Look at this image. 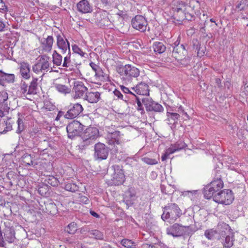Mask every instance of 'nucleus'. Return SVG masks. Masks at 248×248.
Masks as SVG:
<instances>
[{"label":"nucleus","instance_id":"nucleus-1","mask_svg":"<svg viewBox=\"0 0 248 248\" xmlns=\"http://www.w3.org/2000/svg\"><path fill=\"white\" fill-rule=\"evenodd\" d=\"M167 233L173 237L183 236L184 238L191 236L195 232L192 226H183L179 223H174L167 228Z\"/></svg>","mask_w":248,"mask_h":248},{"label":"nucleus","instance_id":"nucleus-2","mask_svg":"<svg viewBox=\"0 0 248 248\" xmlns=\"http://www.w3.org/2000/svg\"><path fill=\"white\" fill-rule=\"evenodd\" d=\"M113 171L111 178L106 181L109 186H118L123 185L125 181V176L124 173V170L122 165L117 164L113 165L110 168Z\"/></svg>","mask_w":248,"mask_h":248},{"label":"nucleus","instance_id":"nucleus-3","mask_svg":"<svg viewBox=\"0 0 248 248\" xmlns=\"http://www.w3.org/2000/svg\"><path fill=\"white\" fill-rule=\"evenodd\" d=\"M99 136V130L95 127L90 126L87 128L81 134L82 141L78 145L79 149L85 150L92 144L93 141Z\"/></svg>","mask_w":248,"mask_h":248},{"label":"nucleus","instance_id":"nucleus-4","mask_svg":"<svg viewBox=\"0 0 248 248\" xmlns=\"http://www.w3.org/2000/svg\"><path fill=\"white\" fill-rule=\"evenodd\" d=\"M182 215V210L176 203H169L163 207L161 218L164 221L170 219L174 222Z\"/></svg>","mask_w":248,"mask_h":248},{"label":"nucleus","instance_id":"nucleus-5","mask_svg":"<svg viewBox=\"0 0 248 248\" xmlns=\"http://www.w3.org/2000/svg\"><path fill=\"white\" fill-rule=\"evenodd\" d=\"M116 71L121 76H124L123 78L130 80L132 78H137L140 75V70L138 68L131 64H118L116 66Z\"/></svg>","mask_w":248,"mask_h":248},{"label":"nucleus","instance_id":"nucleus-6","mask_svg":"<svg viewBox=\"0 0 248 248\" xmlns=\"http://www.w3.org/2000/svg\"><path fill=\"white\" fill-rule=\"evenodd\" d=\"M111 149L105 144L98 142L94 145L93 157L95 161L100 162L106 160Z\"/></svg>","mask_w":248,"mask_h":248},{"label":"nucleus","instance_id":"nucleus-7","mask_svg":"<svg viewBox=\"0 0 248 248\" xmlns=\"http://www.w3.org/2000/svg\"><path fill=\"white\" fill-rule=\"evenodd\" d=\"M85 126L79 121L73 120L66 126L68 138L74 139L76 137H81Z\"/></svg>","mask_w":248,"mask_h":248},{"label":"nucleus","instance_id":"nucleus-8","mask_svg":"<svg viewBox=\"0 0 248 248\" xmlns=\"http://www.w3.org/2000/svg\"><path fill=\"white\" fill-rule=\"evenodd\" d=\"M234 200L232 190L226 189L218 192L214 197V201L218 203L230 205Z\"/></svg>","mask_w":248,"mask_h":248},{"label":"nucleus","instance_id":"nucleus-9","mask_svg":"<svg viewBox=\"0 0 248 248\" xmlns=\"http://www.w3.org/2000/svg\"><path fill=\"white\" fill-rule=\"evenodd\" d=\"M40 209L51 215L58 213V207L52 199H46L39 202Z\"/></svg>","mask_w":248,"mask_h":248},{"label":"nucleus","instance_id":"nucleus-10","mask_svg":"<svg viewBox=\"0 0 248 248\" xmlns=\"http://www.w3.org/2000/svg\"><path fill=\"white\" fill-rule=\"evenodd\" d=\"M131 24L134 29L143 32L146 30L148 23L145 17L137 15L131 19Z\"/></svg>","mask_w":248,"mask_h":248},{"label":"nucleus","instance_id":"nucleus-11","mask_svg":"<svg viewBox=\"0 0 248 248\" xmlns=\"http://www.w3.org/2000/svg\"><path fill=\"white\" fill-rule=\"evenodd\" d=\"M142 103L148 112H162L164 110V108L161 105L153 100L149 96L147 97V99H142Z\"/></svg>","mask_w":248,"mask_h":248},{"label":"nucleus","instance_id":"nucleus-12","mask_svg":"<svg viewBox=\"0 0 248 248\" xmlns=\"http://www.w3.org/2000/svg\"><path fill=\"white\" fill-rule=\"evenodd\" d=\"M67 111L64 117L67 119H73L78 116L83 110V108L80 104H70L67 107Z\"/></svg>","mask_w":248,"mask_h":248},{"label":"nucleus","instance_id":"nucleus-13","mask_svg":"<svg viewBox=\"0 0 248 248\" xmlns=\"http://www.w3.org/2000/svg\"><path fill=\"white\" fill-rule=\"evenodd\" d=\"M217 239L219 240L224 239L227 235H232V237H234V232L230 226L227 223L222 222L219 223L217 229Z\"/></svg>","mask_w":248,"mask_h":248},{"label":"nucleus","instance_id":"nucleus-14","mask_svg":"<svg viewBox=\"0 0 248 248\" xmlns=\"http://www.w3.org/2000/svg\"><path fill=\"white\" fill-rule=\"evenodd\" d=\"M21 180H23L21 176L15 171H11L7 173L5 183L8 188H11L12 186H20Z\"/></svg>","mask_w":248,"mask_h":248},{"label":"nucleus","instance_id":"nucleus-15","mask_svg":"<svg viewBox=\"0 0 248 248\" xmlns=\"http://www.w3.org/2000/svg\"><path fill=\"white\" fill-rule=\"evenodd\" d=\"M3 233H4V236L5 238L6 245L7 244H16L17 239L16 237V232L15 228L13 226H5L2 230Z\"/></svg>","mask_w":248,"mask_h":248},{"label":"nucleus","instance_id":"nucleus-16","mask_svg":"<svg viewBox=\"0 0 248 248\" xmlns=\"http://www.w3.org/2000/svg\"><path fill=\"white\" fill-rule=\"evenodd\" d=\"M137 199V192L134 187H129L127 190L125 192V196L124 197V202L128 207L131 206L134 201Z\"/></svg>","mask_w":248,"mask_h":248},{"label":"nucleus","instance_id":"nucleus-17","mask_svg":"<svg viewBox=\"0 0 248 248\" xmlns=\"http://www.w3.org/2000/svg\"><path fill=\"white\" fill-rule=\"evenodd\" d=\"M95 23L99 28H105L110 25L111 22L105 13H98L95 15Z\"/></svg>","mask_w":248,"mask_h":248},{"label":"nucleus","instance_id":"nucleus-18","mask_svg":"<svg viewBox=\"0 0 248 248\" xmlns=\"http://www.w3.org/2000/svg\"><path fill=\"white\" fill-rule=\"evenodd\" d=\"M73 90L75 92L74 98H78L82 97L84 93L88 91V88L82 81H76L74 82Z\"/></svg>","mask_w":248,"mask_h":248},{"label":"nucleus","instance_id":"nucleus-19","mask_svg":"<svg viewBox=\"0 0 248 248\" xmlns=\"http://www.w3.org/2000/svg\"><path fill=\"white\" fill-rule=\"evenodd\" d=\"M131 89L134 90L137 94L140 95L141 96H146L147 97H149V96L150 89L149 85L144 82H141Z\"/></svg>","mask_w":248,"mask_h":248},{"label":"nucleus","instance_id":"nucleus-20","mask_svg":"<svg viewBox=\"0 0 248 248\" xmlns=\"http://www.w3.org/2000/svg\"><path fill=\"white\" fill-rule=\"evenodd\" d=\"M183 5L184 8L177 7L172 8V10L173 11V15L171 17L172 19L181 22L185 19L186 8L184 4Z\"/></svg>","mask_w":248,"mask_h":248},{"label":"nucleus","instance_id":"nucleus-21","mask_svg":"<svg viewBox=\"0 0 248 248\" xmlns=\"http://www.w3.org/2000/svg\"><path fill=\"white\" fill-rule=\"evenodd\" d=\"M38 193L42 196L48 197L51 195V187L45 182L39 183L37 186Z\"/></svg>","mask_w":248,"mask_h":248},{"label":"nucleus","instance_id":"nucleus-22","mask_svg":"<svg viewBox=\"0 0 248 248\" xmlns=\"http://www.w3.org/2000/svg\"><path fill=\"white\" fill-rule=\"evenodd\" d=\"M77 8L78 12L83 14L91 13L93 11L92 7L88 0H80L77 4Z\"/></svg>","mask_w":248,"mask_h":248},{"label":"nucleus","instance_id":"nucleus-23","mask_svg":"<svg viewBox=\"0 0 248 248\" xmlns=\"http://www.w3.org/2000/svg\"><path fill=\"white\" fill-rule=\"evenodd\" d=\"M15 75L13 74H8L0 70V85L5 86L6 82L13 83L15 81Z\"/></svg>","mask_w":248,"mask_h":248},{"label":"nucleus","instance_id":"nucleus-24","mask_svg":"<svg viewBox=\"0 0 248 248\" xmlns=\"http://www.w3.org/2000/svg\"><path fill=\"white\" fill-rule=\"evenodd\" d=\"M209 184L212 187H214L216 193L220 191L221 189L223 188L224 186L223 182L222 180L220 175L218 176L216 175V177L214 178V180Z\"/></svg>","mask_w":248,"mask_h":248},{"label":"nucleus","instance_id":"nucleus-25","mask_svg":"<svg viewBox=\"0 0 248 248\" xmlns=\"http://www.w3.org/2000/svg\"><path fill=\"white\" fill-rule=\"evenodd\" d=\"M100 99V93L98 92H86L84 97V99L87 100L90 103H97Z\"/></svg>","mask_w":248,"mask_h":248},{"label":"nucleus","instance_id":"nucleus-26","mask_svg":"<svg viewBox=\"0 0 248 248\" xmlns=\"http://www.w3.org/2000/svg\"><path fill=\"white\" fill-rule=\"evenodd\" d=\"M20 72L22 77L25 79H29L30 78V66L29 64L25 62L20 63Z\"/></svg>","mask_w":248,"mask_h":248},{"label":"nucleus","instance_id":"nucleus-27","mask_svg":"<svg viewBox=\"0 0 248 248\" xmlns=\"http://www.w3.org/2000/svg\"><path fill=\"white\" fill-rule=\"evenodd\" d=\"M110 140H108V144L110 145L120 144L121 141L120 140V132L119 131H115L110 133L109 134Z\"/></svg>","mask_w":248,"mask_h":248},{"label":"nucleus","instance_id":"nucleus-28","mask_svg":"<svg viewBox=\"0 0 248 248\" xmlns=\"http://www.w3.org/2000/svg\"><path fill=\"white\" fill-rule=\"evenodd\" d=\"M203 193L205 199H210L212 198L214 200V197L217 193L215 192L214 187H212L209 184H208L203 188Z\"/></svg>","mask_w":248,"mask_h":248},{"label":"nucleus","instance_id":"nucleus-29","mask_svg":"<svg viewBox=\"0 0 248 248\" xmlns=\"http://www.w3.org/2000/svg\"><path fill=\"white\" fill-rule=\"evenodd\" d=\"M35 155L28 153L24 154L21 157V160L26 166H31L33 165Z\"/></svg>","mask_w":248,"mask_h":248},{"label":"nucleus","instance_id":"nucleus-30","mask_svg":"<svg viewBox=\"0 0 248 248\" xmlns=\"http://www.w3.org/2000/svg\"><path fill=\"white\" fill-rule=\"evenodd\" d=\"M54 39L52 36H48L44 42H41V44L43 46V49L45 51L50 52L52 47Z\"/></svg>","mask_w":248,"mask_h":248},{"label":"nucleus","instance_id":"nucleus-31","mask_svg":"<svg viewBox=\"0 0 248 248\" xmlns=\"http://www.w3.org/2000/svg\"><path fill=\"white\" fill-rule=\"evenodd\" d=\"M168 121L170 124H173L176 126L178 124V121L180 118V114L175 112H167Z\"/></svg>","mask_w":248,"mask_h":248},{"label":"nucleus","instance_id":"nucleus-32","mask_svg":"<svg viewBox=\"0 0 248 248\" xmlns=\"http://www.w3.org/2000/svg\"><path fill=\"white\" fill-rule=\"evenodd\" d=\"M62 187L64 188L66 191L75 192L78 190V186L75 184L72 181H68L63 184Z\"/></svg>","mask_w":248,"mask_h":248},{"label":"nucleus","instance_id":"nucleus-33","mask_svg":"<svg viewBox=\"0 0 248 248\" xmlns=\"http://www.w3.org/2000/svg\"><path fill=\"white\" fill-rule=\"evenodd\" d=\"M38 78H33L32 80L31 81L30 85L29 86L28 90V94H36V90L38 86Z\"/></svg>","mask_w":248,"mask_h":248},{"label":"nucleus","instance_id":"nucleus-34","mask_svg":"<svg viewBox=\"0 0 248 248\" xmlns=\"http://www.w3.org/2000/svg\"><path fill=\"white\" fill-rule=\"evenodd\" d=\"M153 48L156 53L162 54L166 50V47L163 43L155 42L153 45Z\"/></svg>","mask_w":248,"mask_h":248},{"label":"nucleus","instance_id":"nucleus-35","mask_svg":"<svg viewBox=\"0 0 248 248\" xmlns=\"http://www.w3.org/2000/svg\"><path fill=\"white\" fill-rule=\"evenodd\" d=\"M224 239L219 240L224 247L230 248L233 245V237H232V235H227L224 237Z\"/></svg>","mask_w":248,"mask_h":248},{"label":"nucleus","instance_id":"nucleus-36","mask_svg":"<svg viewBox=\"0 0 248 248\" xmlns=\"http://www.w3.org/2000/svg\"><path fill=\"white\" fill-rule=\"evenodd\" d=\"M40 58V60H41V68L42 71L43 70H46L47 68H48L49 66V63L48 62V61L50 59V57L46 55H40L38 59Z\"/></svg>","mask_w":248,"mask_h":248},{"label":"nucleus","instance_id":"nucleus-37","mask_svg":"<svg viewBox=\"0 0 248 248\" xmlns=\"http://www.w3.org/2000/svg\"><path fill=\"white\" fill-rule=\"evenodd\" d=\"M248 7V0H240L238 1L234 9L235 12H239L245 11Z\"/></svg>","mask_w":248,"mask_h":248},{"label":"nucleus","instance_id":"nucleus-38","mask_svg":"<svg viewBox=\"0 0 248 248\" xmlns=\"http://www.w3.org/2000/svg\"><path fill=\"white\" fill-rule=\"evenodd\" d=\"M44 182L48 185H49L53 187L57 186L60 184L58 179L52 175L47 176L45 179Z\"/></svg>","mask_w":248,"mask_h":248},{"label":"nucleus","instance_id":"nucleus-39","mask_svg":"<svg viewBox=\"0 0 248 248\" xmlns=\"http://www.w3.org/2000/svg\"><path fill=\"white\" fill-rule=\"evenodd\" d=\"M136 99V102L137 104L138 108L137 110L138 111H140V113L141 114H143L145 113V110L144 108L143 107V104L142 103V99H147V97L141 96L139 97L137 95H135Z\"/></svg>","mask_w":248,"mask_h":248},{"label":"nucleus","instance_id":"nucleus-40","mask_svg":"<svg viewBox=\"0 0 248 248\" xmlns=\"http://www.w3.org/2000/svg\"><path fill=\"white\" fill-rule=\"evenodd\" d=\"M88 233L91 235V237H93L97 240H103L104 238V234L102 232L98 230H91L88 231Z\"/></svg>","mask_w":248,"mask_h":248},{"label":"nucleus","instance_id":"nucleus-41","mask_svg":"<svg viewBox=\"0 0 248 248\" xmlns=\"http://www.w3.org/2000/svg\"><path fill=\"white\" fill-rule=\"evenodd\" d=\"M121 244L126 248H136L137 244L131 240L123 239L121 241Z\"/></svg>","mask_w":248,"mask_h":248},{"label":"nucleus","instance_id":"nucleus-42","mask_svg":"<svg viewBox=\"0 0 248 248\" xmlns=\"http://www.w3.org/2000/svg\"><path fill=\"white\" fill-rule=\"evenodd\" d=\"M68 43H70L67 39L64 40L63 37L60 34H58L57 35V45L59 48H61V47H65Z\"/></svg>","mask_w":248,"mask_h":248},{"label":"nucleus","instance_id":"nucleus-43","mask_svg":"<svg viewBox=\"0 0 248 248\" xmlns=\"http://www.w3.org/2000/svg\"><path fill=\"white\" fill-rule=\"evenodd\" d=\"M160 189L161 192L166 195H171L173 193L174 189L171 185L165 186L164 185H161Z\"/></svg>","mask_w":248,"mask_h":248},{"label":"nucleus","instance_id":"nucleus-44","mask_svg":"<svg viewBox=\"0 0 248 248\" xmlns=\"http://www.w3.org/2000/svg\"><path fill=\"white\" fill-rule=\"evenodd\" d=\"M217 230H214L213 229L207 230L205 231L204 235L206 238L209 240L214 239H217Z\"/></svg>","mask_w":248,"mask_h":248},{"label":"nucleus","instance_id":"nucleus-45","mask_svg":"<svg viewBox=\"0 0 248 248\" xmlns=\"http://www.w3.org/2000/svg\"><path fill=\"white\" fill-rule=\"evenodd\" d=\"M124 160L126 165L132 168L137 167L138 164L137 160L134 157H127Z\"/></svg>","mask_w":248,"mask_h":248},{"label":"nucleus","instance_id":"nucleus-46","mask_svg":"<svg viewBox=\"0 0 248 248\" xmlns=\"http://www.w3.org/2000/svg\"><path fill=\"white\" fill-rule=\"evenodd\" d=\"M55 87L58 92L64 94L69 93L71 92L70 89L64 85L58 84Z\"/></svg>","mask_w":248,"mask_h":248},{"label":"nucleus","instance_id":"nucleus-47","mask_svg":"<svg viewBox=\"0 0 248 248\" xmlns=\"http://www.w3.org/2000/svg\"><path fill=\"white\" fill-rule=\"evenodd\" d=\"M67 232L71 234H75L78 230L77 224L75 222H72L67 226Z\"/></svg>","mask_w":248,"mask_h":248},{"label":"nucleus","instance_id":"nucleus-48","mask_svg":"<svg viewBox=\"0 0 248 248\" xmlns=\"http://www.w3.org/2000/svg\"><path fill=\"white\" fill-rule=\"evenodd\" d=\"M38 214L37 211L34 209H29L26 213V216L29 218L36 220V215Z\"/></svg>","mask_w":248,"mask_h":248},{"label":"nucleus","instance_id":"nucleus-49","mask_svg":"<svg viewBox=\"0 0 248 248\" xmlns=\"http://www.w3.org/2000/svg\"><path fill=\"white\" fill-rule=\"evenodd\" d=\"M72 50L74 53L79 54L82 57H86L85 55L87 56V54L83 52L81 49L79 48L77 45L74 44L72 46Z\"/></svg>","mask_w":248,"mask_h":248},{"label":"nucleus","instance_id":"nucleus-50","mask_svg":"<svg viewBox=\"0 0 248 248\" xmlns=\"http://www.w3.org/2000/svg\"><path fill=\"white\" fill-rule=\"evenodd\" d=\"M53 63L57 66H60L62 62V56L61 54H58L57 56H53Z\"/></svg>","mask_w":248,"mask_h":248},{"label":"nucleus","instance_id":"nucleus-51","mask_svg":"<svg viewBox=\"0 0 248 248\" xmlns=\"http://www.w3.org/2000/svg\"><path fill=\"white\" fill-rule=\"evenodd\" d=\"M141 160L146 164L151 165H155L158 163L156 159L150 158L148 157H142Z\"/></svg>","mask_w":248,"mask_h":248},{"label":"nucleus","instance_id":"nucleus-52","mask_svg":"<svg viewBox=\"0 0 248 248\" xmlns=\"http://www.w3.org/2000/svg\"><path fill=\"white\" fill-rule=\"evenodd\" d=\"M11 119V118H9L7 119V120L5 122L6 127L4 128L3 131L1 132L0 134H5L7 132L10 131L12 130V125L10 122H9Z\"/></svg>","mask_w":248,"mask_h":248},{"label":"nucleus","instance_id":"nucleus-53","mask_svg":"<svg viewBox=\"0 0 248 248\" xmlns=\"http://www.w3.org/2000/svg\"><path fill=\"white\" fill-rule=\"evenodd\" d=\"M17 123L18 124V127L16 130V133L17 134H20L24 129L23 122L21 118H19L17 121Z\"/></svg>","mask_w":248,"mask_h":248},{"label":"nucleus","instance_id":"nucleus-54","mask_svg":"<svg viewBox=\"0 0 248 248\" xmlns=\"http://www.w3.org/2000/svg\"><path fill=\"white\" fill-rule=\"evenodd\" d=\"M192 47L195 51H199L201 49V43L197 39H193L192 41Z\"/></svg>","mask_w":248,"mask_h":248},{"label":"nucleus","instance_id":"nucleus-55","mask_svg":"<svg viewBox=\"0 0 248 248\" xmlns=\"http://www.w3.org/2000/svg\"><path fill=\"white\" fill-rule=\"evenodd\" d=\"M41 60H38L37 63H36L34 65L32 66V70L34 72L37 73L40 71H42L41 68Z\"/></svg>","mask_w":248,"mask_h":248},{"label":"nucleus","instance_id":"nucleus-56","mask_svg":"<svg viewBox=\"0 0 248 248\" xmlns=\"http://www.w3.org/2000/svg\"><path fill=\"white\" fill-rule=\"evenodd\" d=\"M176 107L177 108L176 111L185 116V118L184 117V120H186L187 119H189L190 117L187 114V112H186L185 111L183 107H182L181 105H180L179 107Z\"/></svg>","mask_w":248,"mask_h":248},{"label":"nucleus","instance_id":"nucleus-57","mask_svg":"<svg viewBox=\"0 0 248 248\" xmlns=\"http://www.w3.org/2000/svg\"><path fill=\"white\" fill-rule=\"evenodd\" d=\"M8 99V93L5 92H0V103H4Z\"/></svg>","mask_w":248,"mask_h":248},{"label":"nucleus","instance_id":"nucleus-58","mask_svg":"<svg viewBox=\"0 0 248 248\" xmlns=\"http://www.w3.org/2000/svg\"><path fill=\"white\" fill-rule=\"evenodd\" d=\"M173 146L175 147L176 149H177V151H178L185 149L187 146V145L185 142H181L174 144Z\"/></svg>","mask_w":248,"mask_h":248},{"label":"nucleus","instance_id":"nucleus-59","mask_svg":"<svg viewBox=\"0 0 248 248\" xmlns=\"http://www.w3.org/2000/svg\"><path fill=\"white\" fill-rule=\"evenodd\" d=\"M190 58L189 57H185V58L180 60V64L184 65V66H187L189 64L190 62Z\"/></svg>","mask_w":248,"mask_h":248},{"label":"nucleus","instance_id":"nucleus-60","mask_svg":"<svg viewBox=\"0 0 248 248\" xmlns=\"http://www.w3.org/2000/svg\"><path fill=\"white\" fill-rule=\"evenodd\" d=\"M78 201L84 204H87L89 203V199L85 196L80 195L78 197Z\"/></svg>","mask_w":248,"mask_h":248},{"label":"nucleus","instance_id":"nucleus-61","mask_svg":"<svg viewBox=\"0 0 248 248\" xmlns=\"http://www.w3.org/2000/svg\"><path fill=\"white\" fill-rule=\"evenodd\" d=\"M121 89L124 93H128L133 95L135 96L136 95L133 92H132L128 88L125 87L124 85H120Z\"/></svg>","mask_w":248,"mask_h":248},{"label":"nucleus","instance_id":"nucleus-62","mask_svg":"<svg viewBox=\"0 0 248 248\" xmlns=\"http://www.w3.org/2000/svg\"><path fill=\"white\" fill-rule=\"evenodd\" d=\"M117 15L122 17L123 20H125L126 21L130 18L126 13H124L123 11H119V13H117Z\"/></svg>","mask_w":248,"mask_h":248},{"label":"nucleus","instance_id":"nucleus-63","mask_svg":"<svg viewBox=\"0 0 248 248\" xmlns=\"http://www.w3.org/2000/svg\"><path fill=\"white\" fill-rule=\"evenodd\" d=\"M113 93L115 96H116L118 97V98L122 99L126 102H127L126 100H125L123 98V97H124L123 95L122 94L121 92L120 91H119L118 90L115 89L114 90V91H113Z\"/></svg>","mask_w":248,"mask_h":248},{"label":"nucleus","instance_id":"nucleus-64","mask_svg":"<svg viewBox=\"0 0 248 248\" xmlns=\"http://www.w3.org/2000/svg\"><path fill=\"white\" fill-rule=\"evenodd\" d=\"M71 62V58L69 56H66L64 58V61L62 64V66L65 67H68L69 66V63Z\"/></svg>","mask_w":248,"mask_h":248}]
</instances>
